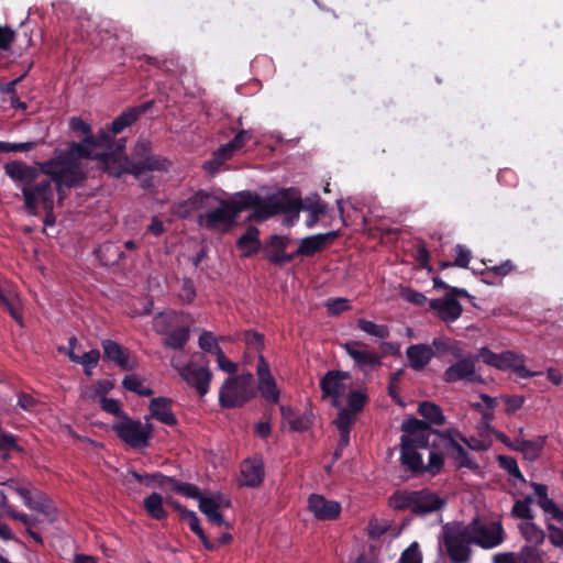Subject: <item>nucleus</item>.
Here are the masks:
<instances>
[{
	"instance_id": "f03ea898",
	"label": "nucleus",
	"mask_w": 563,
	"mask_h": 563,
	"mask_svg": "<svg viewBox=\"0 0 563 563\" xmlns=\"http://www.w3.org/2000/svg\"><path fill=\"white\" fill-rule=\"evenodd\" d=\"M92 158L91 151L82 144L73 142L65 150L46 162H37L42 175L49 176L54 192L63 199L65 191L81 185L86 174L80 168V161Z\"/></svg>"
},
{
	"instance_id": "a211bd4d",
	"label": "nucleus",
	"mask_w": 563,
	"mask_h": 563,
	"mask_svg": "<svg viewBox=\"0 0 563 563\" xmlns=\"http://www.w3.org/2000/svg\"><path fill=\"white\" fill-rule=\"evenodd\" d=\"M238 217L240 212L252 210L249 220L255 222H263V219L257 218L256 213L264 206L265 198L251 190H242L236 192L231 200L228 201Z\"/></svg>"
},
{
	"instance_id": "4c0bfd02",
	"label": "nucleus",
	"mask_w": 563,
	"mask_h": 563,
	"mask_svg": "<svg viewBox=\"0 0 563 563\" xmlns=\"http://www.w3.org/2000/svg\"><path fill=\"white\" fill-rule=\"evenodd\" d=\"M183 520L188 521L190 530L200 539L206 550L214 551L217 549L216 543L210 541L206 536L203 529L200 526V520L195 511L191 510Z\"/></svg>"
},
{
	"instance_id": "2f4dec72",
	"label": "nucleus",
	"mask_w": 563,
	"mask_h": 563,
	"mask_svg": "<svg viewBox=\"0 0 563 563\" xmlns=\"http://www.w3.org/2000/svg\"><path fill=\"white\" fill-rule=\"evenodd\" d=\"M143 508L152 519L163 521L168 517V512L164 508V498L158 493L154 492L145 497Z\"/></svg>"
},
{
	"instance_id": "72a5a7b5",
	"label": "nucleus",
	"mask_w": 563,
	"mask_h": 563,
	"mask_svg": "<svg viewBox=\"0 0 563 563\" xmlns=\"http://www.w3.org/2000/svg\"><path fill=\"white\" fill-rule=\"evenodd\" d=\"M544 443V438L537 440L517 439L514 449L521 452L527 460L534 461L540 456Z\"/></svg>"
},
{
	"instance_id": "864d4df0",
	"label": "nucleus",
	"mask_w": 563,
	"mask_h": 563,
	"mask_svg": "<svg viewBox=\"0 0 563 563\" xmlns=\"http://www.w3.org/2000/svg\"><path fill=\"white\" fill-rule=\"evenodd\" d=\"M356 419V415L353 413L351 410L342 408L338 412V417L333 421L335 424L338 431H351L354 422Z\"/></svg>"
},
{
	"instance_id": "4d7b16f0",
	"label": "nucleus",
	"mask_w": 563,
	"mask_h": 563,
	"mask_svg": "<svg viewBox=\"0 0 563 563\" xmlns=\"http://www.w3.org/2000/svg\"><path fill=\"white\" fill-rule=\"evenodd\" d=\"M327 310L331 316H339L340 313L351 309L350 300L346 298H329L325 302Z\"/></svg>"
},
{
	"instance_id": "6ab92c4d",
	"label": "nucleus",
	"mask_w": 563,
	"mask_h": 563,
	"mask_svg": "<svg viewBox=\"0 0 563 563\" xmlns=\"http://www.w3.org/2000/svg\"><path fill=\"white\" fill-rule=\"evenodd\" d=\"M308 509L320 521H333L340 517L342 511L339 501L329 500L319 494H311L308 497Z\"/></svg>"
},
{
	"instance_id": "9d476101",
	"label": "nucleus",
	"mask_w": 563,
	"mask_h": 563,
	"mask_svg": "<svg viewBox=\"0 0 563 563\" xmlns=\"http://www.w3.org/2000/svg\"><path fill=\"white\" fill-rule=\"evenodd\" d=\"M438 435L440 437L439 449L445 451L446 455L453 460L457 468H468L472 471L478 468V464L468 455L466 449L462 445L466 442V437L457 429L449 428Z\"/></svg>"
},
{
	"instance_id": "1a4fd4ad",
	"label": "nucleus",
	"mask_w": 563,
	"mask_h": 563,
	"mask_svg": "<svg viewBox=\"0 0 563 563\" xmlns=\"http://www.w3.org/2000/svg\"><path fill=\"white\" fill-rule=\"evenodd\" d=\"M252 376H229L219 391V405L222 408H238L250 401L254 393L251 387Z\"/></svg>"
},
{
	"instance_id": "603ef678",
	"label": "nucleus",
	"mask_w": 563,
	"mask_h": 563,
	"mask_svg": "<svg viewBox=\"0 0 563 563\" xmlns=\"http://www.w3.org/2000/svg\"><path fill=\"white\" fill-rule=\"evenodd\" d=\"M532 503H533L532 496H527L522 500H516V503L514 504L512 510H511L512 516L520 518V519L532 520L533 514L530 508Z\"/></svg>"
},
{
	"instance_id": "69168bd1",
	"label": "nucleus",
	"mask_w": 563,
	"mask_h": 563,
	"mask_svg": "<svg viewBox=\"0 0 563 563\" xmlns=\"http://www.w3.org/2000/svg\"><path fill=\"white\" fill-rule=\"evenodd\" d=\"M0 303L9 311L10 316L16 320H21V314L14 305V297L7 295L3 290L0 292Z\"/></svg>"
},
{
	"instance_id": "6e6d98bb",
	"label": "nucleus",
	"mask_w": 563,
	"mask_h": 563,
	"mask_svg": "<svg viewBox=\"0 0 563 563\" xmlns=\"http://www.w3.org/2000/svg\"><path fill=\"white\" fill-rule=\"evenodd\" d=\"M433 287L435 289H445L449 290L446 295L460 296L461 298H466L468 300H473L474 296H472L465 288H459L454 286H450L445 282H443L439 276H434L432 278Z\"/></svg>"
},
{
	"instance_id": "774afa93",
	"label": "nucleus",
	"mask_w": 563,
	"mask_h": 563,
	"mask_svg": "<svg viewBox=\"0 0 563 563\" xmlns=\"http://www.w3.org/2000/svg\"><path fill=\"white\" fill-rule=\"evenodd\" d=\"M401 296L406 301L417 306H422L427 301L429 302L428 298L422 292L411 288L404 289Z\"/></svg>"
},
{
	"instance_id": "393cba45",
	"label": "nucleus",
	"mask_w": 563,
	"mask_h": 563,
	"mask_svg": "<svg viewBox=\"0 0 563 563\" xmlns=\"http://www.w3.org/2000/svg\"><path fill=\"white\" fill-rule=\"evenodd\" d=\"M153 103L154 101L150 100L142 104L128 108L110 123V132L115 135L120 134L126 128H130L139 121L142 114L152 108Z\"/></svg>"
},
{
	"instance_id": "7c9ffc66",
	"label": "nucleus",
	"mask_w": 563,
	"mask_h": 563,
	"mask_svg": "<svg viewBox=\"0 0 563 563\" xmlns=\"http://www.w3.org/2000/svg\"><path fill=\"white\" fill-rule=\"evenodd\" d=\"M400 463L415 475L423 474V461L418 450L400 442Z\"/></svg>"
},
{
	"instance_id": "6e6552de",
	"label": "nucleus",
	"mask_w": 563,
	"mask_h": 563,
	"mask_svg": "<svg viewBox=\"0 0 563 563\" xmlns=\"http://www.w3.org/2000/svg\"><path fill=\"white\" fill-rule=\"evenodd\" d=\"M479 356L482 361L489 366L499 371L511 369L520 378H531L539 375V372H532L525 365V356L514 351L507 350L501 353H495L487 346L479 349Z\"/></svg>"
},
{
	"instance_id": "49530a36",
	"label": "nucleus",
	"mask_w": 563,
	"mask_h": 563,
	"mask_svg": "<svg viewBox=\"0 0 563 563\" xmlns=\"http://www.w3.org/2000/svg\"><path fill=\"white\" fill-rule=\"evenodd\" d=\"M369 398L365 391L362 390H351L347 395V408L353 413H360L365 405L368 402Z\"/></svg>"
},
{
	"instance_id": "ddd939ff",
	"label": "nucleus",
	"mask_w": 563,
	"mask_h": 563,
	"mask_svg": "<svg viewBox=\"0 0 563 563\" xmlns=\"http://www.w3.org/2000/svg\"><path fill=\"white\" fill-rule=\"evenodd\" d=\"M220 207L198 217V224L208 230H216L221 224L229 230L236 221V216L228 200L220 199Z\"/></svg>"
},
{
	"instance_id": "58836bf2",
	"label": "nucleus",
	"mask_w": 563,
	"mask_h": 563,
	"mask_svg": "<svg viewBox=\"0 0 563 563\" xmlns=\"http://www.w3.org/2000/svg\"><path fill=\"white\" fill-rule=\"evenodd\" d=\"M122 387L139 396L148 397L153 395V390L144 386L142 379L136 374L126 375L122 380Z\"/></svg>"
},
{
	"instance_id": "20e7f679",
	"label": "nucleus",
	"mask_w": 563,
	"mask_h": 563,
	"mask_svg": "<svg viewBox=\"0 0 563 563\" xmlns=\"http://www.w3.org/2000/svg\"><path fill=\"white\" fill-rule=\"evenodd\" d=\"M302 210V199L294 188H284L265 198L264 206L257 211L256 216L263 221L277 216L286 214L298 219Z\"/></svg>"
},
{
	"instance_id": "dca6fc26",
	"label": "nucleus",
	"mask_w": 563,
	"mask_h": 563,
	"mask_svg": "<svg viewBox=\"0 0 563 563\" xmlns=\"http://www.w3.org/2000/svg\"><path fill=\"white\" fill-rule=\"evenodd\" d=\"M14 492L23 499L24 505L36 510L53 522L56 519V509L45 494L36 490L34 494L29 488L16 486Z\"/></svg>"
},
{
	"instance_id": "aec40b11",
	"label": "nucleus",
	"mask_w": 563,
	"mask_h": 563,
	"mask_svg": "<svg viewBox=\"0 0 563 563\" xmlns=\"http://www.w3.org/2000/svg\"><path fill=\"white\" fill-rule=\"evenodd\" d=\"M101 164V168L108 175L119 178L123 174L131 175L132 159L128 155H118L113 152L98 153L93 157Z\"/></svg>"
},
{
	"instance_id": "a18cd8bd",
	"label": "nucleus",
	"mask_w": 563,
	"mask_h": 563,
	"mask_svg": "<svg viewBox=\"0 0 563 563\" xmlns=\"http://www.w3.org/2000/svg\"><path fill=\"white\" fill-rule=\"evenodd\" d=\"M520 530L525 539L534 544L540 545L543 543L545 533L533 522H527L520 526Z\"/></svg>"
},
{
	"instance_id": "c03bdc74",
	"label": "nucleus",
	"mask_w": 563,
	"mask_h": 563,
	"mask_svg": "<svg viewBox=\"0 0 563 563\" xmlns=\"http://www.w3.org/2000/svg\"><path fill=\"white\" fill-rule=\"evenodd\" d=\"M454 250L456 255L454 262H441L440 269H445L452 266H457L461 268L468 267V263L472 256L471 251L466 246L461 244H457Z\"/></svg>"
},
{
	"instance_id": "5fc2aeb1",
	"label": "nucleus",
	"mask_w": 563,
	"mask_h": 563,
	"mask_svg": "<svg viewBox=\"0 0 563 563\" xmlns=\"http://www.w3.org/2000/svg\"><path fill=\"white\" fill-rule=\"evenodd\" d=\"M302 210L310 211L312 216L317 218L325 213L327 203L316 194L313 197L306 198V200L302 201Z\"/></svg>"
},
{
	"instance_id": "f8f14e48",
	"label": "nucleus",
	"mask_w": 563,
	"mask_h": 563,
	"mask_svg": "<svg viewBox=\"0 0 563 563\" xmlns=\"http://www.w3.org/2000/svg\"><path fill=\"white\" fill-rule=\"evenodd\" d=\"M343 347L361 371L375 369L382 366L383 355L369 349L368 344L362 341H347Z\"/></svg>"
},
{
	"instance_id": "0eeeda50",
	"label": "nucleus",
	"mask_w": 563,
	"mask_h": 563,
	"mask_svg": "<svg viewBox=\"0 0 563 563\" xmlns=\"http://www.w3.org/2000/svg\"><path fill=\"white\" fill-rule=\"evenodd\" d=\"M112 430L122 442L137 450L147 448L153 437V426L151 423H142L128 415L120 421L114 422Z\"/></svg>"
},
{
	"instance_id": "338daca9",
	"label": "nucleus",
	"mask_w": 563,
	"mask_h": 563,
	"mask_svg": "<svg viewBox=\"0 0 563 563\" xmlns=\"http://www.w3.org/2000/svg\"><path fill=\"white\" fill-rule=\"evenodd\" d=\"M245 342L249 349H253L256 352H261L264 349V335L258 332L247 331L245 333Z\"/></svg>"
},
{
	"instance_id": "e433bc0d",
	"label": "nucleus",
	"mask_w": 563,
	"mask_h": 563,
	"mask_svg": "<svg viewBox=\"0 0 563 563\" xmlns=\"http://www.w3.org/2000/svg\"><path fill=\"white\" fill-rule=\"evenodd\" d=\"M189 340V329L186 327L166 332L164 345L173 350H183Z\"/></svg>"
},
{
	"instance_id": "b1692460",
	"label": "nucleus",
	"mask_w": 563,
	"mask_h": 563,
	"mask_svg": "<svg viewBox=\"0 0 563 563\" xmlns=\"http://www.w3.org/2000/svg\"><path fill=\"white\" fill-rule=\"evenodd\" d=\"M104 357L113 362L117 366L124 371L135 369L136 361H131L129 351L118 342L106 339L101 341Z\"/></svg>"
},
{
	"instance_id": "ea45409f",
	"label": "nucleus",
	"mask_w": 563,
	"mask_h": 563,
	"mask_svg": "<svg viewBox=\"0 0 563 563\" xmlns=\"http://www.w3.org/2000/svg\"><path fill=\"white\" fill-rule=\"evenodd\" d=\"M356 327L368 335L385 340L389 336V329L385 324H377L366 319H358Z\"/></svg>"
},
{
	"instance_id": "de8ad7c7",
	"label": "nucleus",
	"mask_w": 563,
	"mask_h": 563,
	"mask_svg": "<svg viewBox=\"0 0 563 563\" xmlns=\"http://www.w3.org/2000/svg\"><path fill=\"white\" fill-rule=\"evenodd\" d=\"M169 486L172 490L192 499L198 500L202 496L200 489L196 485L179 482L175 477L172 478Z\"/></svg>"
},
{
	"instance_id": "bb28decb",
	"label": "nucleus",
	"mask_w": 563,
	"mask_h": 563,
	"mask_svg": "<svg viewBox=\"0 0 563 563\" xmlns=\"http://www.w3.org/2000/svg\"><path fill=\"white\" fill-rule=\"evenodd\" d=\"M406 356L408 358L409 366L413 371L420 372L431 362L435 356V353L432 346L419 343L410 345L406 351Z\"/></svg>"
},
{
	"instance_id": "c85d7f7f",
	"label": "nucleus",
	"mask_w": 563,
	"mask_h": 563,
	"mask_svg": "<svg viewBox=\"0 0 563 563\" xmlns=\"http://www.w3.org/2000/svg\"><path fill=\"white\" fill-rule=\"evenodd\" d=\"M443 433V431L435 430L430 428V430H426L419 434L413 437L401 435L400 442L412 445L413 449H439L440 446V437L438 434Z\"/></svg>"
},
{
	"instance_id": "09e8293b",
	"label": "nucleus",
	"mask_w": 563,
	"mask_h": 563,
	"mask_svg": "<svg viewBox=\"0 0 563 563\" xmlns=\"http://www.w3.org/2000/svg\"><path fill=\"white\" fill-rule=\"evenodd\" d=\"M430 428L431 426L427 421L417 419L415 417L405 420L401 424V430L404 433H406V437H413L426 430H430Z\"/></svg>"
},
{
	"instance_id": "423d86ee",
	"label": "nucleus",
	"mask_w": 563,
	"mask_h": 563,
	"mask_svg": "<svg viewBox=\"0 0 563 563\" xmlns=\"http://www.w3.org/2000/svg\"><path fill=\"white\" fill-rule=\"evenodd\" d=\"M129 157L132 159L131 175L134 177H140L146 172L167 170L170 165L167 158L152 154V142L147 139H139Z\"/></svg>"
},
{
	"instance_id": "0e129e2a",
	"label": "nucleus",
	"mask_w": 563,
	"mask_h": 563,
	"mask_svg": "<svg viewBox=\"0 0 563 563\" xmlns=\"http://www.w3.org/2000/svg\"><path fill=\"white\" fill-rule=\"evenodd\" d=\"M36 146L35 142L9 143L0 141V153L29 152Z\"/></svg>"
},
{
	"instance_id": "7ed1b4c3",
	"label": "nucleus",
	"mask_w": 563,
	"mask_h": 563,
	"mask_svg": "<svg viewBox=\"0 0 563 563\" xmlns=\"http://www.w3.org/2000/svg\"><path fill=\"white\" fill-rule=\"evenodd\" d=\"M446 499L429 488L419 490L398 489L389 497V506L396 511H410L413 516L424 517L441 510Z\"/></svg>"
},
{
	"instance_id": "f257e3e1",
	"label": "nucleus",
	"mask_w": 563,
	"mask_h": 563,
	"mask_svg": "<svg viewBox=\"0 0 563 563\" xmlns=\"http://www.w3.org/2000/svg\"><path fill=\"white\" fill-rule=\"evenodd\" d=\"M5 175L21 189L24 210L30 216L38 214V206L51 209L54 206V186L49 176L40 179V166L11 161L3 166Z\"/></svg>"
},
{
	"instance_id": "a19ab883",
	"label": "nucleus",
	"mask_w": 563,
	"mask_h": 563,
	"mask_svg": "<svg viewBox=\"0 0 563 563\" xmlns=\"http://www.w3.org/2000/svg\"><path fill=\"white\" fill-rule=\"evenodd\" d=\"M258 390L267 402L277 404L279 401L280 393L274 377L258 380Z\"/></svg>"
},
{
	"instance_id": "79ce46f5",
	"label": "nucleus",
	"mask_w": 563,
	"mask_h": 563,
	"mask_svg": "<svg viewBox=\"0 0 563 563\" xmlns=\"http://www.w3.org/2000/svg\"><path fill=\"white\" fill-rule=\"evenodd\" d=\"M444 465V454L442 449H431L427 464H423V473L431 476L440 474Z\"/></svg>"
},
{
	"instance_id": "3c124183",
	"label": "nucleus",
	"mask_w": 563,
	"mask_h": 563,
	"mask_svg": "<svg viewBox=\"0 0 563 563\" xmlns=\"http://www.w3.org/2000/svg\"><path fill=\"white\" fill-rule=\"evenodd\" d=\"M11 451H22L18 444V438L9 432L0 433V454L7 460Z\"/></svg>"
},
{
	"instance_id": "37998d69",
	"label": "nucleus",
	"mask_w": 563,
	"mask_h": 563,
	"mask_svg": "<svg viewBox=\"0 0 563 563\" xmlns=\"http://www.w3.org/2000/svg\"><path fill=\"white\" fill-rule=\"evenodd\" d=\"M531 486L538 497V505L544 512L551 515L553 510H556L558 505L549 498L547 485L532 483Z\"/></svg>"
},
{
	"instance_id": "c756f323",
	"label": "nucleus",
	"mask_w": 563,
	"mask_h": 563,
	"mask_svg": "<svg viewBox=\"0 0 563 563\" xmlns=\"http://www.w3.org/2000/svg\"><path fill=\"white\" fill-rule=\"evenodd\" d=\"M260 230L256 227H249L238 239L236 247L242 250V257H251L261 250Z\"/></svg>"
},
{
	"instance_id": "39448f33",
	"label": "nucleus",
	"mask_w": 563,
	"mask_h": 563,
	"mask_svg": "<svg viewBox=\"0 0 563 563\" xmlns=\"http://www.w3.org/2000/svg\"><path fill=\"white\" fill-rule=\"evenodd\" d=\"M443 544L452 563H468L472 558L471 538L463 523L443 528Z\"/></svg>"
},
{
	"instance_id": "680f3d73",
	"label": "nucleus",
	"mask_w": 563,
	"mask_h": 563,
	"mask_svg": "<svg viewBox=\"0 0 563 563\" xmlns=\"http://www.w3.org/2000/svg\"><path fill=\"white\" fill-rule=\"evenodd\" d=\"M400 563H422L418 542H412L400 556Z\"/></svg>"
},
{
	"instance_id": "cd10ccee",
	"label": "nucleus",
	"mask_w": 563,
	"mask_h": 563,
	"mask_svg": "<svg viewBox=\"0 0 563 563\" xmlns=\"http://www.w3.org/2000/svg\"><path fill=\"white\" fill-rule=\"evenodd\" d=\"M173 400L166 397H156L150 401L151 417L159 422L174 427L177 424V418L172 411Z\"/></svg>"
},
{
	"instance_id": "052dcab7",
	"label": "nucleus",
	"mask_w": 563,
	"mask_h": 563,
	"mask_svg": "<svg viewBox=\"0 0 563 563\" xmlns=\"http://www.w3.org/2000/svg\"><path fill=\"white\" fill-rule=\"evenodd\" d=\"M100 407L107 413L113 415L121 419H123L124 416H126V412L122 410L121 402L117 399L108 397L102 398L100 399Z\"/></svg>"
},
{
	"instance_id": "f3484780",
	"label": "nucleus",
	"mask_w": 563,
	"mask_h": 563,
	"mask_svg": "<svg viewBox=\"0 0 563 563\" xmlns=\"http://www.w3.org/2000/svg\"><path fill=\"white\" fill-rule=\"evenodd\" d=\"M179 375L201 398L209 393L212 373L207 366L188 364L179 369Z\"/></svg>"
},
{
	"instance_id": "a878e982",
	"label": "nucleus",
	"mask_w": 563,
	"mask_h": 563,
	"mask_svg": "<svg viewBox=\"0 0 563 563\" xmlns=\"http://www.w3.org/2000/svg\"><path fill=\"white\" fill-rule=\"evenodd\" d=\"M242 485L247 487H258L264 481L265 470L262 456H253L244 460L241 464Z\"/></svg>"
},
{
	"instance_id": "4be33fe9",
	"label": "nucleus",
	"mask_w": 563,
	"mask_h": 563,
	"mask_svg": "<svg viewBox=\"0 0 563 563\" xmlns=\"http://www.w3.org/2000/svg\"><path fill=\"white\" fill-rule=\"evenodd\" d=\"M456 297L457 296L445 295L443 298L430 299L429 308L435 311L442 321L446 323L454 322L463 312L462 305Z\"/></svg>"
},
{
	"instance_id": "2eb2a0df",
	"label": "nucleus",
	"mask_w": 563,
	"mask_h": 563,
	"mask_svg": "<svg viewBox=\"0 0 563 563\" xmlns=\"http://www.w3.org/2000/svg\"><path fill=\"white\" fill-rule=\"evenodd\" d=\"M351 375L349 372L343 371H329L320 380V388L323 397H331L333 407L340 406V398L345 393V380H349Z\"/></svg>"
},
{
	"instance_id": "c9c22d12",
	"label": "nucleus",
	"mask_w": 563,
	"mask_h": 563,
	"mask_svg": "<svg viewBox=\"0 0 563 563\" xmlns=\"http://www.w3.org/2000/svg\"><path fill=\"white\" fill-rule=\"evenodd\" d=\"M418 412L421 415L428 423H433L437 426H442L445 422V417L443 415L442 409L430 401L420 402L418 406Z\"/></svg>"
},
{
	"instance_id": "412c9836",
	"label": "nucleus",
	"mask_w": 563,
	"mask_h": 563,
	"mask_svg": "<svg viewBox=\"0 0 563 563\" xmlns=\"http://www.w3.org/2000/svg\"><path fill=\"white\" fill-rule=\"evenodd\" d=\"M339 235V231H329L327 233L303 238L298 249L294 252L295 258L298 256H312L323 251L330 243L338 239Z\"/></svg>"
},
{
	"instance_id": "473e14b6",
	"label": "nucleus",
	"mask_w": 563,
	"mask_h": 563,
	"mask_svg": "<svg viewBox=\"0 0 563 563\" xmlns=\"http://www.w3.org/2000/svg\"><path fill=\"white\" fill-rule=\"evenodd\" d=\"M220 199L212 192L200 189L185 200L183 206L187 207L188 211H197L200 209L211 208Z\"/></svg>"
},
{
	"instance_id": "e2e57ef3",
	"label": "nucleus",
	"mask_w": 563,
	"mask_h": 563,
	"mask_svg": "<svg viewBox=\"0 0 563 563\" xmlns=\"http://www.w3.org/2000/svg\"><path fill=\"white\" fill-rule=\"evenodd\" d=\"M404 372L402 369H399L395 373H393L389 377V382H388V395L391 397V399L400 405V406H404V402L400 398V396L398 395V385L400 383V379H401V376H402Z\"/></svg>"
},
{
	"instance_id": "bf43d9fd",
	"label": "nucleus",
	"mask_w": 563,
	"mask_h": 563,
	"mask_svg": "<svg viewBox=\"0 0 563 563\" xmlns=\"http://www.w3.org/2000/svg\"><path fill=\"white\" fill-rule=\"evenodd\" d=\"M199 510L206 515L209 516L214 510H218L222 507V504L220 501V495L206 497L201 496L199 499Z\"/></svg>"
},
{
	"instance_id": "8fccbe9b",
	"label": "nucleus",
	"mask_w": 563,
	"mask_h": 563,
	"mask_svg": "<svg viewBox=\"0 0 563 563\" xmlns=\"http://www.w3.org/2000/svg\"><path fill=\"white\" fill-rule=\"evenodd\" d=\"M497 461L499 466L505 470L510 476L519 479L522 483H526V478L522 475L516 459L508 455H498Z\"/></svg>"
},
{
	"instance_id": "5701e85b",
	"label": "nucleus",
	"mask_w": 563,
	"mask_h": 563,
	"mask_svg": "<svg viewBox=\"0 0 563 563\" xmlns=\"http://www.w3.org/2000/svg\"><path fill=\"white\" fill-rule=\"evenodd\" d=\"M475 361L476 357L472 354L466 355L465 358L456 361L444 371L443 380L450 384L459 380L473 382L475 376Z\"/></svg>"
},
{
	"instance_id": "9b49d317",
	"label": "nucleus",
	"mask_w": 563,
	"mask_h": 563,
	"mask_svg": "<svg viewBox=\"0 0 563 563\" xmlns=\"http://www.w3.org/2000/svg\"><path fill=\"white\" fill-rule=\"evenodd\" d=\"M473 544L483 549H493L504 542L505 532L500 522L483 523L478 518L464 525Z\"/></svg>"
},
{
	"instance_id": "4468645a",
	"label": "nucleus",
	"mask_w": 563,
	"mask_h": 563,
	"mask_svg": "<svg viewBox=\"0 0 563 563\" xmlns=\"http://www.w3.org/2000/svg\"><path fill=\"white\" fill-rule=\"evenodd\" d=\"M291 240L286 235L273 234L264 245V258L271 264L282 266L295 260L294 252L286 253Z\"/></svg>"
},
{
	"instance_id": "13d9d810",
	"label": "nucleus",
	"mask_w": 563,
	"mask_h": 563,
	"mask_svg": "<svg viewBox=\"0 0 563 563\" xmlns=\"http://www.w3.org/2000/svg\"><path fill=\"white\" fill-rule=\"evenodd\" d=\"M198 343L201 350L214 355L219 352V350H222L218 344L213 333L210 331H203L199 336Z\"/></svg>"
},
{
	"instance_id": "f704fd0d",
	"label": "nucleus",
	"mask_w": 563,
	"mask_h": 563,
	"mask_svg": "<svg viewBox=\"0 0 563 563\" xmlns=\"http://www.w3.org/2000/svg\"><path fill=\"white\" fill-rule=\"evenodd\" d=\"M115 134H112L110 132V126L107 131L100 130L97 134H91L89 136H84L82 144L86 146L89 151V147H106L108 151L109 148H112V143L114 142Z\"/></svg>"
}]
</instances>
